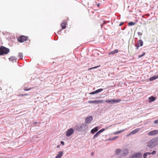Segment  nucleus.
<instances>
[{
	"label": "nucleus",
	"mask_w": 158,
	"mask_h": 158,
	"mask_svg": "<svg viewBox=\"0 0 158 158\" xmlns=\"http://www.w3.org/2000/svg\"><path fill=\"white\" fill-rule=\"evenodd\" d=\"M87 128V126L85 124L80 123L75 126L74 129L78 131L81 132L85 131Z\"/></svg>",
	"instance_id": "obj_1"
},
{
	"label": "nucleus",
	"mask_w": 158,
	"mask_h": 158,
	"mask_svg": "<svg viewBox=\"0 0 158 158\" xmlns=\"http://www.w3.org/2000/svg\"><path fill=\"white\" fill-rule=\"evenodd\" d=\"M158 144V137H157L150 140L147 146L150 148H153Z\"/></svg>",
	"instance_id": "obj_2"
},
{
	"label": "nucleus",
	"mask_w": 158,
	"mask_h": 158,
	"mask_svg": "<svg viewBox=\"0 0 158 158\" xmlns=\"http://www.w3.org/2000/svg\"><path fill=\"white\" fill-rule=\"evenodd\" d=\"M10 52V50L8 48H6L3 46L0 47V55H2L4 54H6Z\"/></svg>",
	"instance_id": "obj_3"
},
{
	"label": "nucleus",
	"mask_w": 158,
	"mask_h": 158,
	"mask_svg": "<svg viewBox=\"0 0 158 158\" xmlns=\"http://www.w3.org/2000/svg\"><path fill=\"white\" fill-rule=\"evenodd\" d=\"M18 41L20 43L23 42L24 41L28 40V37L24 35H21L18 38Z\"/></svg>",
	"instance_id": "obj_4"
},
{
	"label": "nucleus",
	"mask_w": 158,
	"mask_h": 158,
	"mask_svg": "<svg viewBox=\"0 0 158 158\" xmlns=\"http://www.w3.org/2000/svg\"><path fill=\"white\" fill-rule=\"evenodd\" d=\"M142 155L141 153L138 152L133 155L130 156H129V158H142Z\"/></svg>",
	"instance_id": "obj_5"
},
{
	"label": "nucleus",
	"mask_w": 158,
	"mask_h": 158,
	"mask_svg": "<svg viewBox=\"0 0 158 158\" xmlns=\"http://www.w3.org/2000/svg\"><path fill=\"white\" fill-rule=\"evenodd\" d=\"M103 102V100H95L94 101L90 100L88 101V102L89 103H96L98 104L99 103H102Z\"/></svg>",
	"instance_id": "obj_6"
},
{
	"label": "nucleus",
	"mask_w": 158,
	"mask_h": 158,
	"mask_svg": "<svg viewBox=\"0 0 158 158\" xmlns=\"http://www.w3.org/2000/svg\"><path fill=\"white\" fill-rule=\"evenodd\" d=\"M74 129L73 128H71L68 129L66 131V135L69 137L71 136L74 132Z\"/></svg>",
	"instance_id": "obj_7"
},
{
	"label": "nucleus",
	"mask_w": 158,
	"mask_h": 158,
	"mask_svg": "<svg viewBox=\"0 0 158 158\" xmlns=\"http://www.w3.org/2000/svg\"><path fill=\"white\" fill-rule=\"evenodd\" d=\"M93 120V117L92 116H89L85 118V123L86 124L90 123Z\"/></svg>",
	"instance_id": "obj_8"
},
{
	"label": "nucleus",
	"mask_w": 158,
	"mask_h": 158,
	"mask_svg": "<svg viewBox=\"0 0 158 158\" xmlns=\"http://www.w3.org/2000/svg\"><path fill=\"white\" fill-rule=\"evenodd\" d=\"M61 26L62 29L58 31L57 33L59 34L60 32L63 29H65L66 28V23L64 22H63L61 24Z\"/></svg>",
	"instance_id": "obj_9"
},
{
	"label": "nucleus",
	"mask_w": 158,
	"mask_h": 158,
	"mask_svg": "<svg viewBox=\"0 0 158 158\" xmlns=\"http://www.w3.org/2000/svg\"><path fill=\"white\" fill-rule=\"evenodd\" d=\"M157 134H158V130H154L148 133V134L150 135H154Z\"/></svg>",
	"instance_id": "obj_10"
},
{
	"label": "nucleus",
	"mask_w": 158,
	"mask_h": 158,
	"mask_svg": "<svg viewBox=\"0 0 158 158\" xmlns=\"http://www.w3.org/2000/svg\"><path fill=\"white\" fill-rule=\"evenodd\" d=\"M129 153V150L127 149H125L122 151V155L123 156H126Z\"/></svg>",
	"instance_id": "obj_11"
},
{
	"label": "nucleus",
	"mask_w": 158,
	"mask_h": 158,
	"mask_svg": "<svg viewBox=\"0 0 158 158\" xmlns=\"http://www.w3.org/2000/svg\"><path fill=\"white\" fill-rule=\"evenodd\" d=\"M9 60L11 61L13 63L15 61V62H16L17 59L14 56H12L10 57L9 58Z\"/></svg>",
	"instance_id": "obj_12"
},
{
	"label": "nucleus",
	"mask_w": 158,
	"mask_h": 158,
	"mask_svg": "<svg viewBox=\"0 0 158 158\" xmlns=\"http://www.w3.org/2000/svg\"><path fill=\"white\" fill-rule=\"evenodd\" d=\"M98 127H96L91 130V132L92 134H94L95 132L98 131Z\"/></svg>",
	"instance_id": "obj_13"
},
{
	"label": "nucleus",
	"mask_w": 158,
	"mask_h": 158,
	"mask_svg": "<svg viewBox=\"0 0 158 158\" xmlns=\"http://www.w3.org/2000/svg\"><path fill=\"white\" fill-rule=\"evenodd\" d=\"M63 155V152L62 151H60L56 157V158H61Z\"/></svg>",
	"instance_id": "obj_14"
},
{
	"label": "nucleus",
	"mask_w": 158,
	"mask_h": 158,
	"mask_svg": "<svg viewBox=\"0 0 158 158\" xmlns=\"http://www.w3.org/2000/svg\"><path fill=\"white\" fill-rule=\"evenodd\" d=\"M113 125H111L110 126H109V127H106L105 128H102V129H101L99 131H98V132L99 133V134L101 133L102 132H103L105 130L108 129V128L110 127H112Z\"/></svg>",
	"instance_id": "obj_15"
},
{
	"label": "nucleus",
	"mask_w": 158,
	"mask_h": 158,
	"mask_svg": "<svg viewBox=\"0 0 158 158\" xmlns=\"http://www.w3.org/2000/svg\"><path fill=\"white\" fill-rule=\"evenodd\" d=\"M139 129L137 128L131 131L129 134L130 135L134 134L139 131Z\"/></svg>",
	"instance_id": "obj_16"
},
{
	"label": "nucleus",
	"mask_w": 158,
	"mask_h": 158,
	"mask_svg": "<svg viewBox=\"0 0 158 158\" xmlns=\"http://www.w3.org/2000/svg\"><path fill=\"white\" fill-rule=\"evenodd\" d=\"M110 22V21H104L103 22V23L102 24H101V28L104 27V28H105V27H104L105 26V25L107 23H108Z\"/></svg>",
	"instance_id": "obj_17"
},
{
	"label": "nucleus",
	"mask_w": 158,
	"mask_h": 158,
	"mask_svg": "<svg viewBox=\"0 0 158 158\" xmlns=\"http://www.w3.org/2000/svg\"><path fill=\"white\" fill-rule=\"evenodd\" d=\"M118 49H116L115 50H114V51H111L110 53H109L108 54L109 55H114V54L116 53H118Z\"/></svg>",
	"instance_id": "obj_18"
},
{
	"label": "nucleus",
	"mask_w": 158,
	"mask_h": 158,
	"mask_svg": "<svg viewBox=\"0 0 158 158\" xmlns=\"http://www.w3.org/2000/svg\"><path fill=\"white\" fill-rule=\"evenodd\" d=\"M158 78V76H154L153 77H150L149 79V80L150 81H152L154 80H155L157 78Z\"/></svg>",
	"instance_id": "obj_19"
},
{
	"label": "nucleus",
	"mask_w": 158,
	"mask_h": 158,
	"mask_svg": "<svg viewBox=\"0 0 158 158\" xmlns=\"http://www.w3.org/2000/svg\"><path fill=\"white\" fill-rule=\"evenodd\" d=\"M149 102H151L155 101L156 100V98L153 96H151L149 98Z\"/></svg>",
	"instance_id": "obj_20"
},
{
	"label": "nucleus",
	"mask_w": 158,
	"mask_h": 158,
	"mask_svg": "<svg viewBox=\"0 0 158 158\" xmlns=\"http://www.w3.org/2000/svg\"><path fill=\"white\" fill-rule=\"evenodd\" d=\"M121 101L120 99H118L117 100L114 99L113 100V104L117 103L120 102Z\"/></svg>",
	"instance_id": "obj_21"
},
{
	"label": "nucleus",
	"mask_w": 158,
	"mask_h": 158,
	"mask_svg": "<svg viewBox=\"0 0 158 158\" xmlns=\"http://www.w3.org/2000/svg\"><path fill=\"white\" fill-rule=\"evenodd\" d=\"M114 99H108L105 101V102L113 104V100Z\"/></svg>",
	"instance_id": "obj_22"
},
{
	"label": "nucleus",
	"mask_w": 158,
	"mask_h": 158,
	"mask_svg": "<svg viewBox=\"0 0 158 158\" xmlns=\"http://www.w3.org/2000/svg\"><path fill=\"white\" fill-rule=\"evenodd\" d=\"M139 44L140 46H143V41L141 40H139L138 41Z\"/></svg>",
	"instance_id": "obj_23"
},
{
	"label": "nucleus",
	"mask_w": 158,
	"mask_h": 158,
	"mask_svg": "<svg viewBox=\"0 0 158 158\" xmlns=\"http://www.w3.org/2000/svg\"><path fill=\"white\" fill-rule=\"evenodd\" d=\"M124 130H120L118 131H117L116 132H115L114 133V134H118L121 133V132H123L124 131Z\"/></svg>",
	"instance_id": "obj_24"
},
{
	"label": "nucleus",
	"mask_w": 158,
	"mask_h": 158,
	"mask_svg": "<svg viewBox=\"0 0 158 158\" xmlns=\"http://www.w3.org/2000/svg\"><path fill=\"white\" fill-rule=\"evenodd\" d=\"M99 134H100L98 132H97L95 134L94 136V137H93V139H95L96 138H97V137H98V136L99 135Z\"/></svg>",
	"instance_id": "obj_25"
},
{
	"label": "nucleus",
	"mask_w": 158,
	"mask_h": 158,
	"mask_svg": "<svg viewBox=\"0 0 158 158\" xmlns=\"http://www.w3.org/2000/svg\"><path fill=\"white\" fill-rule=\"evenodd\" d=\"M118 137V136H117L116 137H114L112 138H109L107 140L112 141V140H114L115 139H116Z\"/></svg>",
	"instance_id": "obj_26"
},
{
	"label": "nucleus",
	"mask_w": 158,
	"mask_h": 158,
	"mask_svg": "<svg viewBox=\"0 0 158 158\" xmlns=\"http://www.w3.org/2000/svg\"><path fill=\"white\" fill-rule=\"evenodd\" d=\"M148 155H150L149 152H146L144 153L143 155V158H147Z\"/></svg>",
	"instance_id": "obj_27"
},
{
	"label": "nucleus",
	"mask_w": 158,
	"mask_h": 158,
	"mask_svg": "<svg viewBox=\"0 0 158 158\" xmlns=\"http://www.w3.org/2000/svg\"><path fill=\"white\" fill-rule=\"evenodd\" d=\"M38 123L37 122H35L31 123V127H33L36 126V124H38Z\"/></svg>",
	"instance_id": "obj_28"
},
{
	"label": "nucleus",
	"mask_w": 158,
	"mask_h": 158,
	"mask_svg": "<svg viewBox=\"0 0 158 158\" xmlns=\"http://www.w3.org/2000/svg\"><path fill=\"white\" fill-rule=\"evenodd\" d=\"M135 24V23H134V22H129L128 23V25L129 26H132L134 25Z\"/></svg>",
	"instance_id": "obj_29"
},
{
	"label": "nucleus",
	"mask_w": 158,
	"mask_h": 158,
	"mask_svg": "<svg viewBox=\"0 0 158 158\" xmlns=\"http://www.w3.org/2000/svg\"><path fill=\"white\" fill-rule=\"evenodd\" d=\"M103 89H97L96 90L97 94L99 93L103 90Z\"/></svg>",
	"instance_id": "obj_30"
},
{
	"label": "nucleus",
	"mask_w": 158,
	"mask_h": 158,
	"mask_svg": "<svg viewBox=\"0 0 158 158\" xmlns=\"http://www.w3.org/2000/svg\"><path fill=\"white\" fill-rule=\"evenodd\" d=\"M121 150L120 149H117L116 150V153L117 154L121 152Z\"/></svg>",
	"instance_id": "obj_31"
},
{
	"label": "nucleus",
	"mask_w": 158,
	"mask_h": 158,
	"mask_svg": "<svg viewBox=\"0 0 158 158\" xmlns=\"http://www.w3.org/2000/svg\"><path fill=\"white\" fill-rule=\"evenodd\" d=\"M145 54V52H143L142 54L141 55H139L138 56V57L139 58L143 56Z\"/></svg>",
	"instance_id": "obj_32"
},
{
	"label": "nucleus",
	"mask_w": 158,
	"mask_h": 158,
	"mask_svg": "<svg viewBox=\"0 0 158 158\" xmlns=\"http://www.w3.org/2000/svg\"><path fill=\"white\" fill-rule=\"evenodd\" d=\"M19 57L21 59H22L23 57V53L22 52H19Z\"/></svg>",
	"instance_id": "obj_33"
},
{
	"label": "nucleus",
	"mask_w": 158,
	"mask_h": 158,
	"mask_svg": "<svg viewBox=\"0 0 158 158\" xmlns=\"http://www.w3.org/2000/svg\"><path fill=\"white\" fill-rule=\"evenodd\" d=\"M100 66V65H98V66H95V67H94L91 68L89 69V70H91V69H96V68L99 67Z\"/></svg>",
	"instance_id": "obj_34"
},
{
	"label": "nucleus",
	"mask_w": 158,
	"mask_h": 158,
	"mask_svg": "<svg viewBox=\"0 0 158 158\" xmlns=\"http://www.w3.org/2000/svg\"><path fill=\"white\" fill-rule=\"evenodd\" d=\"M89 94H91V95H93V94H97V93L96 90H95V91H93L92 92L90 93H89Z\"/></svg>",
	"instance_id": "obj_35"
},
{
	"label": "nucleus",
	"mask_w": 158,
	"mask_h": 158,
	"mask_svg": "<svg viewBox=\"0 0 158 158\" xmlns=\"http://www.w3.org/2000/svg\"><path fill=\"white\" fill-rule=\"evenodd\" d=\"M29 94H20L19 95V96H20L21 97H23L24 96H27V95H28Z\"/></svg>",
	"instance_id": "obj_36"
},
{
	"label": "nucleus",
	"mask_w": 158,
	"mask_h": 158,
	"mask_svg": "<svg viewBox=\"0 0 158 158\" xmlns=\"http://www.w3.org/2000/svg\"><path fill=\"white\" fill-rule=\"evenodd\" d=\"M156 151H153L152 152H149V153H150V155H151V154L154 155L156 153Z\"/></svg>",
	"instance_id": "obj_37"
},
{
	"label": "nucleus",
	"mask_w": 158,
	"mask_h": 158,
	"mask_svg": "<svg viewBox=\"0 0 158 158\" xmlns=\"http://www.w3.org/2000/svg\"><path fill=\"white\" fill-rule=\"evenodd\" d=\"M135 46L136 47L135 48L136 50H138L140 47V46L138 45H135Z\"/></svg>",
	"instance_id": "obj_38"
},
{
	"label": "nucleus",
	"mask_w": 158,
	"mask_h": 158,
	"mask_svg": "<svg viewBox=\"0 0 158 158\" xmlns=\"http://www.w3.org/2000/svg\"><path fill=\"white\" fill-rule=\"evenodd\" d=\"M23 89L24 90L27 91H28V90H30L31 89V88L27 89L26 87H25Z\"/></svg>",
	"instance_id": "obj_39"
},
{
	"label": "nucleus",
	"mask_w": 158,
	"mask_h": 158,
	"mask_svg": "<svg viewBox=\"0 0 158 158\" xmlns=\"http://www.w3.org/2000/svg\"><path fill=\"white\" fill-rule=\"evenodd\" d=\"M137 34L138 35L141 36L142 35V33L141 32H137Z\"/></svg>",
	"instance_id": "obj_40"
},
{
	"label": "nucleus",
	"mask_w": 158,
	"mask_h": 158,
	"mask_svg": "<svg viewBox=\"0 0 158 158\" xmlns=\"http://www.w3.org/2000/svg\"><path fill=\"white\" fill-rule=\"evenodd\" d=\"M154 123L156 124H158V120H155L154 121Z\"/></svg>",
	"instance_id": "obj_41"
},
{
	"label": "nucleus",
	"mask_w": 158,
	"mask_h": 158,
	"mask_svg": "<svg viewBox=\"0 0 158 158\" xmlns=\"http://www.w3.org/2000/svg\"><path fill=\"white\" fill-rule=\"evenodd\" d=\"M60 143L62 145H64V142L63 141H61L60 142Z\"/></svg>",
	"instance_id": "obj_42"
},
{
	"label": "nucleus",
	"mask_w": 158,
	"mask_h": 158,
	"mask_svg": "<svg viewBox=\"0 0 158 158\" xmlns=\"http://www.w3.org/2000/svg\"><path fill=\"white\" fill-rule=\"evenodd\" d=\"M123 22H122L119 25V26H121L122 25H123Z\"/></svg>",
	"instance_id": "obj_43"
},
{
	"label": "nucleus",
	"mask_w": 158,
	"mask_h": 158,
	"mask_svg": "<svg viewBox=\"0 0 158 158\" xmlns=\"http://www.w3.org/2000/svg\"><path fill=\"white\" fill-rule=\"evenodd\" d=\"M100 4L99 3H98L97 4V6L98 7H100Z\"/></svg>",
	"instance_id": "obj_44"
},
{
	"label": "nucleus",
	"mask_w": 158,
	"mask_h": 158,
	"mask_svg": "<svg viewBox=\"0 0 158 158\" xmlns=\"http://www.w3.org/2000/svg\"><path fill=\"white\" fill-rule=\"evenodd\" d=\"M135 45H139V44L138 41L137 44H135Z\"/></svg>",
	"instance_id": "obj_45"
},
{
	"label": "nucleus",
	"mask_w": 158,
	"mask_h": 158,
	"mask_svg": "<svg viewBox=\"0 0 158 158\" xmlns=\"http://www.w3.org/2000/svg\"><path fill=\"white\" fill-rule=\"evenodd\" d=\"M94 152H92L91 153V155L92 156V155H94Z\"/></svg>",
	"instance_id": "obj_46"
},
{
	"label": "nucleus",
	"mask_w": 158,
	"mask_h": 158,
	"mask_svg": "<svg viewBox=\"0 0 158 158\" xmlns=\"http://www.w3.org/2000/svg\"><path fill=\"white\" fill-rule=\"evenodd\" d=\"M57 148H59V145H58L57 146Z\"/></svg>",
	"instance_id": "obj_47"
}]
</instances>
